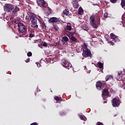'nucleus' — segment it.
Segmentation results:
<instances>
[{
  "label": "nucleus",
  "instance_id": "1",
  "mask_svg": "<svg viewBox=\"0 0 125 125\" xmlns=\"http://www.w3.org/2000/svg\"><path fill=\"white\" fill-rule=\"evenodd\" d=\"M38 20V18L35 15H32L30 16V21L32 24L31 26L32 28H36V29H38L39 27V25H38V23H37V21Z\"/></svg>",
  "mask_w": 125,
  "mask_h": 125
},
{
  "label": "nucleus",
  "instance_id": "2",
  "mask_svg": "<svg viewBox=\"0 0 125 125\" xmlns=\"http://www.w3.org/2000/svg\"><path fill=\"white\" fill-rule=\"evenodd\" d=\"M18 30L20 33L25 35L27 33V29L25 25L21 23H18Z\"/></svg>",
  "mask_w": 125,
  "mask_h": 125
},
{
  "label": "nucleus",
  "instance_id": "3",
  "mask_svg": "<svg viewBox=\"0 0 125 125\" xmlns=\"http://www.w3.org/2000/svg\"><path fill=\"white\" fill-rule=\"evenodd\" d=\"M112 104L113 107H119L121 104V100L119 98H114L112 100Z\"/></svg>",
  "mask_w": 125,
  "mask_h": 125
},
{
  "label": "nucleus",
  "instance_id": "4",
  "mask_svg": "<svg viewBox=\"0 0 125 125\" xmlns=\"http://www.w3.org/2000/svg\"><path fill=\"white\" fill-rule=\"evenodd\" d=\"M89 20L91 23V25L93 26V28H94V29H97L98 25H96V23H95V16H94V15H92L89 18Z\"/></svg>",
  "mask_w": 125,
  "mask_h": 125
},
{
  "label": "nucleus",
  "instance_id": "5",
  "mask_svg": "<svg viewBox=\"0 0 125 125\" xmlns=\"http://www.w3.org/2000/svg\"><path fill=\"white\" fill-rule=\"evenodd\" d=\"M62 65L63 66V67L68 69H70L71 67H72V64L65 60H62Z\"/></svg>",
  "mask_w": 125,
  "mask_h": 125
},
{
  "label": "nucleus",
  "instance_id": "6",
  "mask_svg": "<svg viewBox=\"0 0 125 125\" xmlns=\"http://www.w3.org/2000/svg\"><path fill=\"white\" fill-rule=\"evenodd\" d=\"M14 9V6L10 4H5L4 6V9L7 12H11Z\"/></svg>",
  "mask_w": 125,
  "mask_h": 125
},
{
  "label": "nucleus",
  "instance_id": "7",
  "mask_svg": "<svg viewBox=\"0 0 125 125\" xmlns=\"http://www.w3.org/2000/svg\"><path fill=\"white\" fill-rule=\"evenodd\" d=\"M37 3L38 5L40 6V7H43L44 8H45V7L47 6V3L44 0H37Z\"/></svg>",
  "mask_w": 125,
  "mask_h": 125
},
{
  "label": "nucleus",
  "instance_id": "8",
  "mask_svg": "<svg viewBox=\"0 0 125 125\" xmlns=\"http://www.w3.org/2000/svg\"><path fill=\"white\" fill-rule=\"evenodd\" d=\"M101 17L99 15H97L95 16V22L97 25H100V19Z\"/></svg>",
  "mask_w": 125,
  "mask_h": 125
},
{
  "label": "nucleus",
  "instance_id": "9",
  "mask_svg": "<svg viewBox=\"0 0 125 125\" xmlns=\"http://www.w3.org/2000/svg\"><path fill=\"white\" fill-rule=\"evenodd\" d=\"M102 84H103V83H102V82H101L100 81H98L96 84V86L97 89H98L99 90H101V89H102V88H103V87H102Z\"/></svg>",
  "mask_w": 125,
  "mask_h": 125
},
{
  "label": "nucleus",
  "instance_id": "10",
  "mask_svg": "<svg viewBox=\"0 0 125 125\" xmlns=\"http://www.w3.org/2000/svg\"><path fill=\"white\" fill-rule=\"evenodd\" d=\"M74 8H79V0H73L72 2Z\"/></svg>",
  "mask_w": 125,
  "mask_h": 125
},
{
  "label": "nucleus",
  "instance_id": "11",
  "mask_svg": "<svg viewBox=\"0 0 125 125\" xmlns=\"http://www.w3.org/2000/svg\"><path fill=\"white\" fill-rule=\"evenodd\" d=\"M48 21L49 23H51L52 24L57 23V22H58V18L56 17H52L50 18Z\"/></svg>",
  "mask_w": 125,
  "mask_h": 125
},
{
  "label": "nucleus",
  "instance_id": "12",
  "mask_svg": "<svg viewBox=\"0 0 125 125\" xmlns=\"http://www.w3.org/2000/svg\"><path fill=\"white\" fill-rule=\"evenodd\" d=\"M110 38L113 40L114 42H118V41H120L118 38V36L115 35V34L113 33L110 34Z\"/></svg>",
  "mask_w": 125,
  "mask_h": 125
},
{
  "label": "nucleus",
  "instance_id": "13",
  "mask_svg": "<svg viewBox=\"0 0 125 125\" xmlns=\"http://www.w3.org/2000/svg\"><path fill=\"white\" fill-rule=\"evenodd\" d=\"M84 53H85V55L87 56V57H90L91 55V52L90 51V50L87 49L85 51H83Z\"/></svg>",
  "mask_w": 125,
  "mask_h": 125
},
{
  "label": "nucleus",
  "instance_id": "14",
  "mask_svg": "<svg viewBox=\"0 0 125 125\" xmlns=\"http://www.w3.org/2000/svg\"><path fill=\"white\" fill-rule=\"evenodd\" d=\"M109 94V90H108L106 88H104L103 90V93L102 95H104V96H107V95H108Z\"/></svg>",
  "mask_w": 125,
  "mask_h": 125
},
{
  "label": "nucleus",
  "instance_id": "15",
  "mask_svg": "<svg viewBox=\"0 0 125 125\" xmlns=\"http://www.w3.org/2000/svg\"><path fill=\"white\" fill-rule=\"evenodd\" d=\"M62 13H63V14L64 15H66V16H69V15L70 16H72V14H69V10L68 9H65L63 11Z\"/></svg>",
  "mask_w": 125,
  "mask_h": 125
},
{
  "label": "nucleus",
  "instance_id": "16",
  "mask_svg": "<svg viewBox=\"0 0 125 125\" xmlns=\"http://www.w3.org/2000/svg\"><path fill=\"white\" fill-rule=\"evenodd\" d=\"M81 28H83V29L84 30V31H88V30H89V27H88V26H87L86 25V24H83L81 26Z\"/></svg>",
  "mask_w": 125,
  "mask_h": 125
},
{
  "label": "nucleus",
  "instance_id": "17",
  "mask_svg": "<svg viewBox=\"0 0 125 125\" xmlns=\"http://www.w3.org/2000/svg\"><path fill=\"white\" fill-rule=\"evenodd\" d=\"M114 78L111 75H107L105 77V82H108V81H110V80H113Z\"/></svg>",
  "mask_w": 125,
  "mask_h": 125
},
{
  "label": "nucleus",
  "instance_id": "18",
  "mask_svg": "<svg viewBox=\"0 0 125 125\" xmlns=\"http://www.w3.org/2000/svg\"><path fill=\"white\" fill-rule=\"evenodd\" d=\"M61 41L62 42H67L69 41V38H68V37H67V36H63L62 38Z\"/></svg>",
  "mask_w": 125,
  "mask_h": 125
},
{
  "label": "nucleus",
  "instance_id": "19",
  "mask_svg": "<svg viewBox=\"0 0 125 125\" xmlns=\"http://www.w3.org/2000/svg\"><path fill=\"white\" fill-rule=\"evenodd\" d=\"M78 14L80 15H83V8L80 7L79 8Z\"/></svg>",
  "mask_w": 125,
  "mask_h": 125
},
{
  "label": "nucleus",
  "instance_id": "20",
  "mask_svg": "<svg viewBox=\"0 0 125 125\" xmlns=\"http://www.w3.org/2000/svg\"><path fill=\"white\" fill-rule=\"evenodd\" d=\"M82 48H83V51H84L88 49L87 48V44H86L85 43H83V45H82Z\"/></svg>",
  "mask_w": 125,
  "mask_h": 125
},
{
  "label": "nucleus",
  "instance_id": "21",
  "mask_svg": "<svg viewBox=\"0 0 125 125\" xmlns=\"http://www.w3.org/2000/svg\"><path fill=\"white\" fill-rule=\"evenodd\" d=\"M20 10V8L19 7L16 6L14 8V10H13V13H17L18 11H19Z\"/></svg>",
  "mask_w": 125,
  "mask_h": 125
},
{
  "label": "nucleus",
  "instance_id": "22",
  "mask_svg": "<svg viewBox=\"0 0 125 125\" xmlns=\"http://www.w3.org/2000/svg\"><path fill=\"white\" fill-rule=\"evenodd\" d=\"M54 99H55V100H56V101H57V102L63 101V99H62V98H61V97L59 98V97H58V96L55 97Z\"/></svg>",
  "mask_w": 125,
  "mask_h": 125
},
{
  "label": "nucleus",
  "instance_id": "23",
  "mask_svg": "<svg viewBox=\"0 0 125 125\" xmlns=\"http://www.w3.org/2000/svg\"><path fill=\"white\" fill-rule=\"evenodd\" d=\"M97 65L98 67L100 68V69H102V68H103V63H102L101 62H98L97 63Z\"/></svg>",
  "mask_w": 125,
  "mask_h": 125
},
{
  "label": "nucleus",
  "instance_id": "24",
  "mask_svg": "<svg viewBox=\"0 0 125 125\" xmlns=\"http://www.w3.org/2000/svg\"><path fill=\"white\" fill-rule=\"evenodd\" d=\"M79 117L81 120H82L83 121H86V117H85L84 115H80Z\"/></svg>",
  "mask_w": 125,
  "mask_h": 125
},
{
  "label": "nucleus",
  "instance_id": "25",
  "mask_svg": "<svg viewBox=\"0 0 125 125\" xmlns=\"http://www.w3.org/2000/svg\"><path fill=\"white\" fill-rule=\"evenodd\" d=\"M41 26L42 27V28L44 30H45L46 28V25H45V23H44V22H42L41 24Z\"/></svg>",
  "mask_w": 125,
  "mask_h": 125
},
{
  "label": "nucleus",
  "instance_id": "26",
  "mask_svg": "<svg viewBox=\"0 0 125 125\" xmlns=\"http://www.w3.org/2000/svg\"><path fill=\"white\" fill-rule=\"evenodd\" d=\"M66 29L68 30V31H71L72 30V26L70 25H67Z\"/></svg>",
  "mask_w": 125,
  "mask_h": 125
},
{
  "label": "nucleus",
  "instance_id": "27",
  "mask_svg": "<svg viewBox=\"0 0 125 125\" xmlns=\"http://www.w3.org/2000/svg\"><path fill=\"white\" fill-rule=\"evenodd\" d=\"M121 6L124 8L125 6V0H121Z\"/></svg>",
  "mask_w": 125,
  "mask_h": 125
},
{
  "label": "nucleus",
  "instance_id": "28",
  "mask_svg": "<svg viewBox=\"0 0 125 125\" xmlns=\"http://www.w3.org/2000/svg\"><path fill=\"white\" fill-rule=\"evenodd\" d=\"M70 39L72 42H77V38L74 36H72Z\"/></svg>",
  "mask_w": 125,
  "mask_h": 125
},
{
  "label": "nucleus",
  "instance_id": "29",
  "mask_svg": "<svg viewBox=\"0 0 125 125\" xmlns=\"http://www.w3.org/2000/svg\"><path fill=\"white\" fill-rule=\"evenodd\" d=\"M104 18H107L108 17V13L105 12L104 14Z\"/></svg>",
  "mask_w": 125,
  "mask_h": 125
},
{
  "label": "nucleus",
  "instance_id": "30",
  "mask_svg": "<svg viewBox=\"0 0 125 125\" xmlns=\"http://www.w3.org/2000/svg\"><path fill=\"white\" fill-rule=\"evenodd\" d=\"M32 52H28V53H27V56L28 57H31V56H32Z\"/></svg>",
  "mask_w": 125,
  "mask_h": 125
},
{
  "label": "nucleus",
  "instance_id": "31",
  "mask_svg": "<svg viewBox=\"0 0 125 125\" xmlns=\"http://www.w3.org/2000/svg\"><path fill=\"white\" fill-rule=\"evenodd\" d=\"M54 29L56 31H58V29H59V28H58V26H57V25H54Z\"/></svg>",
  "mask_w": 125,
  "mask_h": 125
},
{
  "label": "nucleus",
  "instance_id": "32",
  "mask_svg": "<svg viewBox=\"0 0 125 125\" xmlns=\"http://www.w3.org/2000/svg\"><path fill=\"white\" fill-rule=\"evenodd\" d=\"M59 115L60 116H64V115H65V113L61 112L59 113Z\"/></svg>",
  "mask_w": 125,
  "mask_h": 125
},
{
  "label": "nucleus",
  "instance_id": "33",
  "mask_svg": "<svg viewBox=\"0 0 125 125\" xmlns=\"http://www.w3.org/2000/svg\"><path fill=\"white\" fill-rule=\"evenodd\" d=\"M112 3H116L117 2V0H110Z\"/></svg>",
  "mask_w": 125,
  "mask_h": 125
},
{
  "label": "nucleus",
  "instance_id": "34",
  "mask_svg": "<svg viewBox=\"0 0 125 125\" xmlns=\"http://www.w3.org/2000/svg\"><path fill=\"white\" fill-rule=\"evenodd\" d=\"M42 45L43 46H44L45 47H47V43H46V42H44V43H43Z\"/></svg>",
  "mask_w": 125,
  "mask_h": 125
},
{
  "label": "nucleus",
  "instance_id": "35",
  "mask_svg": "<svg viewBox=\"0 0 125 125\" xmlns=\"http://www.w3.org/2000/svg\"><path fill=\"white\" fill-rule=\"evenodd\" d=\"M118 76H121L123 75V72L122 71H119L118 72Z\"/></svg>",
  "mask_w": 125,
  "mask_h": 125
},
{
  "label": "nucleus",
  "instance_id": "36",
  "mask_svg": "<svg viewBox=\"0 0 125 125\" xmlns=\"http://www.w3.org/2000/svg\"><path fill=\"white\" fill-rule=\"evenodd\" d=\"M30 125H39V124H38V123H37V122H34V123H32Z\"/></svg>",
  "mask_w": 125,
  "mask_h": 125
},
{
  "label": "nucleus",
  "instance_id": "37",
  "mask_svg": "<svg viewBox=\"0 0 125 125\" xmlns=\"http://www.w3.org/2000/svg\"><path fill=\"white\" fill-rule=\"evenodd\" d=\"M25 62H26V63H29V62H30V59H27L25 61Z\"/></svg>",
  "mask_w": 125,
  "mask_h": 125
},
{
  "label": "nucleus",
  "instance_id": "38",
  "mask_svg": "<svg viewBox=\"0 0 125 125\" xmlns=\"http://www.w3.org/2000/svg\"><path fill=\"white\" fill-rule=\"evenodd\" d=\"M30 17H30V16H26V17H25L26 20H29L30 19Z\"/></svg>",
  "mask_w": 125,
  "mask_h": 125
},
{
  "label": "nucleus",
  "instance_id": "39",
  "mask_svg": "<svg viewBox=\"0 0 125 125\" xmlns=\"http://www.w3.org/2000/svg\"><path fill=\"white\" fill-rule=\"evenodd\" d=\"M97 125H103V123L99 122L97 123Z\"/></svg>",
  "mask_w": 125,
  "mask_h": 125
},
{
  "label": "nucleus",
  "instance_id": "40",
  "mask_svg": "<svg viewBox=\"0 0 125 125\" xmlns=\"http://www.w3.org/2000/svg\"><path fill=\"white\" fill-rule=\"evenodd\" d=\"M9 27H10V28H11L12 30V29H13L14 28V26H13V24H10L9 25Z\"/></svg>",
  "mask_w": 125,
  "mask_h": 125
},
{
  "label": "nucleus",
  "instance_id": "41",
  "mask_svg": "<svg viewBox=\"0 0 125 125\" xmlns=\"http://www.w3.org/2000/svg\"><path fill=\"white\" fill-rule=\"evenodd\" d=\"M34 35L33 34H31L29 35V38H33L34 37Z\"/></svg>",
  "mask_w": 125,
  "mask_h": 125
},
{
  "label": "nucleus",
  "instance_id": "42",
  "mask_svg": "<svg viewBox=\"0 0 125 125\" xmlns=\"http://www.w3.org/2000/svg\"><path fill=\"white\" fill-rule=\"evenodd\" d=\"M67 37H71V36H72V33H69V34L67 35Z\"/></svg>",
  "mask_w": 125,
  "mask_h": 125
},
{
  "label": "nucleus",
  "instance_id": "43",
  "mask_svg": "<svg viewBox=\"0 0 125 125\" xmlns=\"http://www.w3.org/2000/svg\"><path fill=\"white\" fill-rule=\"evenodd\" d=\"M12 30H13V31L14 33H15V32H16V30H15V28H14L13 29H12Z\"/></svg>",
  "mask_w": 125,
  "mask_h": 125
},
{
  "label": "nucleus",
  "instance_id": "44",
  "mask_svg": "<svg viewBox=\"0 0 125 125\" xmlns=\"http://www.w3.org/2000/svg\"><path fill=\"white\" fill-rule=\"evenodd\" d=\"M16 22H17L16 21H14V24H16Z\"/></svg>",
  "mask_w": 125,
  "mask_h": 125
},
{
  "label": "nucleus",
  "instance_id": "45",
  "mask_svg": "<svg viewBox=\"0 0 125 125\" xmlns=\"http://www.w3.org/2000/svg\"><path fill=\"white\" fill-rule=\"evenodd\" d=\"M103 83L104 84L105 83V81H103Z\"/></svg>",
  "mask_w": 125,
  "mask_h": 125
},
{
  "label": "nucleus",
  "instance_id": "46",
  "mask_svg": "<svg viewBox=\"0 0 125 125\" xmlns=\"http://www.w3.org/2000/svg\"><path fill=\"white\" fill-rule=\"evenodd\" d=\"M40 23L42 24V21H40Z\"/></svg>",
  "mask_w": 125,
  "mask_h": 125
},
{
  "label": "nucleus",
  "instance_id": "47",
  "mask_svg": "<svg viewBox=\"0 0 125 125\" xmlns=\"http://www.w3.org/2000/svg\"><path fill=\"white\" fill-rule=\"evenodd\" d=\"M101 71H103V69H101Z\"/></svg>",
  "mask_w": 125,
  "mask_h": 125
},
{
  "label": "nucleus",
  "instance_id": "48",
  "mask_svg": "<svg viewBox=\"0 0 125 125\" xmlns=\"http://www.w3.org/2000/svg\"><path fill=\"white\" fill-rule=\"evenodd\" d=\"M104 103H105V102H104Z\"/></svg>",
  "mask_w": 125,
  "mask_h": 125
}]
</instances>
